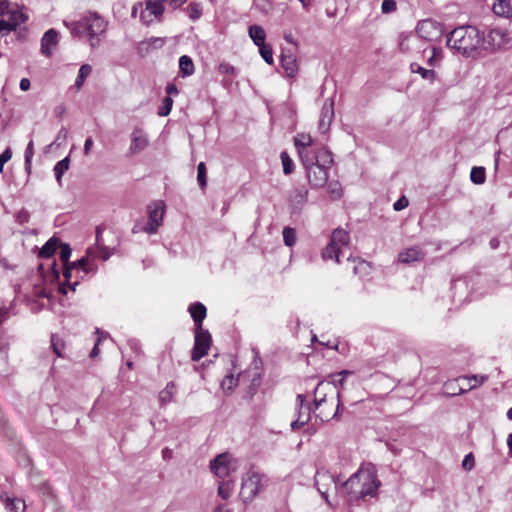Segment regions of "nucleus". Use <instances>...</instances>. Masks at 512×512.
<instances>
[{
	"mask_svg": "<svg viewBox=\"0 0 512 512\" xmlns=\"http://www.w3.org/2000/svg\"><path fill=\"white\" fill-rule=\"evenodd\" d=\"M230 459L228 453H221L210 461V469L218 478H225L230 474Z\"/></svg>",
	"mask_w": 512,
	"mask_h": 512,
	"instance_id": "10",
	"label": "nucleus"
},
{
	"mask_svg": "<svg viewBox=\"0 0 512 512\" xmlns=\"http://www.w3.org/2000/svg\"><path fill=\"white\" fill-rule=\"evenodd\" d=\"M30 80L28 78H22L19 83V87L22 91H28L30 89Z\"/></svg>",
	"mask_w": 512,
	"mask_h": 512,
	"instance_id": "63",
	"label": "nucleus"
},
{
	"mask_svg": "<svg viewBox=\"0 0 512 512\" xmlns=\"http://www.w3.org/2000/svg\"><path fill=\"white\" fill-rule=\"evenodd\" d=\"M444 393L448 396H456L465 393V389L458 387L455 381H449L444 384Z\"/></svg>",
	"mask_w": 512,
	"mask_h": 512,
	"instance_id": "40",
	"label": "nucleus"
},
{
	"mask_svg": "<svg viewBox=\"0 0 512 512\" xmlns=\"http://www.w3.org/2000/svg\"><path fill=\"white\" fill-rule=\"evenodd\" d=\"M207 170L204 162H200L197 166V181L201 189L207 186Z\"/></svg>",
	"mask_w": 512,
	"mask_h": 512,
	"instance_id": "41",
	"label": "nucleus"
},
{
	"mask_svg": "<svg viewBox=\"0 0 512 512\" xmlns=\"http://www.w3.org/2000/svg\"><path fill=\"white\" fill-rule=\"evenodd\" d=\"M1 498L5 502V506L10 512H25L26 505L23 500L18 498L11 499L9 497H4L3 495Z\"/></svg>",
	"mask_w": 512,
	"mask_h": 512,
	"instance_id": "27",
	"label": "nucleus"
},
{
	"mask_svg": "<svg viewBox=\"0 0 512 512\" xmlns=\"http://www.w3.org/2000/svg\"><path fill=\"white\" fill-rule=\"evenodd\" d=\"M362 486L358 492V498L365 501L367 497H375L381 485L377 476L370 470H363Z\"/></svg>",
	"mask_w": 512,
	"mask_h": 512,
	"instance_id": "8",
	"label": "nucleus"
},
{
	"mask_svg": "<svg viewBox=\"0 0 512 512\" xmlns=\"http://www.w3.org/2000/svg\"><path fill=\"white\" fill-rule=\"evenodd\" d=\"M92 146H93V139H92V137H88L84 143L83 152L85 155H88L90 153Z\"/></svg>",
	"mask_w": 512,
	"mask_h": 512,
	"instance_id": "62",
	"label": "nucleus"
},
{
	"mask_svg": "<svg viewBox=\"0 0 512 512\" xmlns=\"http://www.w3.org/2000/svg\"><path fill=\"white\" fill-rule=\"evenodd\" d=\"M259 47V52H260V55L261 57L263 58V60L267 63V64H272L273 63V52H272V48L267 45V44H262Z\"/></svg>",
	"mask_w": 512,
	"mask_h": 512,
	"instance_id": "45",
	"label": "nucleus"
},
{
	"mask_svg": "<svg viewBox=\"0 0 512 512\" xmlns=\"http://www.w3.org/2000/svg\"><path fill=\"white\" fill-rule=\"evenodd\" d=\"M493 12L502 17L512 16V0H495L493 4Z\"/></svg>",
	"mask_w": 512,
	"mask_h": 512,
	"instance_id": "20",
	"label": "nucleus"
},
{
	"mask_svg": "<svg viewBox=\"0 0 512 512\" xmlns=\"http://www.w3.org/2000/svg\"><path fill=\"white\" fill-rule=\"evenodd\" d=\"M397 9V3L395 0H383L381 4V12L383 14H390L395 12Z\"/></svg>",
	"mask_w": 512,
	"mask_h": 512,
	"instance_id": "48",
	"label": "nucleus"
},
{
	"mask_svg": "<svg viewBox=\"0 0 512 512\" xmlns=\"http://www.w3.org/2000/svg\"><path fill=\"white\" fill-rule=\"evenodd\" d=\"M91 71H92V68L88 64H83L80 67L79 72H78V76H77V78L75 80V83H74V87L77 90L81 89V87L84 84L85 79L90 75Z\"/></svg>",
	"mask_w": 512,
	"mask_h": 512,
	"instance_id": "32",
	"label": "nucleus"
},
{
	"mask_svg": "<svg viewBox=\"0 0 512 512\" xmlns=\"http://www.w3.org/2000/svg\"><path fill=\"white\" fill-rule=\"evenodd\" d=\"M332 163H321L305 169L312 188H322L328 182V169Z\"/></svg>",
	"mask_w": 512,
	"mask_h": 512,
	"instance_id": "7",
	"label": "nucleus"
},
{
	"mask_svg": "<svg viewBox=\"0 0 512 512\" xmlns=\"http://www.w3.org/2000/svg\"><path fill=\"white\" fill-rule=\"evenodd\" d=\"M280 62H281L282 68L284 69V71L288 77L292 78L297 74L298 67H297L296 58L294 57L293 54H291V53L287 54L283 51L280 55Z\"/></svg>",
	"mask_w": 512,
	"mask_h": 512,
	"instance_id": "19",
	"label": "nucleus"
},
{
	"mask_svg": "<svg viewBox=\"0 0 512 512\" xmlns=\"http://www.w3.org/2000/svg\"><path fill=\"white\" fill-rule=\"evenodd\" d=\"M298 154L305 169L321 163H333L332 154L326 147L300 148Z\"/></svg>",
	"mask_w": 512,
	"mask_h": 512,
	"instance_id": "4",
	"label": "nucleus"
},
{
	"mask_svg": "<svg viewBox=\"0 0 512 512\" xmlns=\"http://www.w3.org/2000/svg\"><path fill=\"white\" fill-rule=\"evenodd\" d=\"M310 416H311V407L310 406H306L304 408V410H300V408H298L297 419H300V420L302 419V421L307 424L310 420Z\"/></svg>",
	"mask_w": 512,
	"mask_h": 512,
	"instance_id": "54",
	"label": "nucleus"
},
{
	"mask_svg": "<svg viewBox=\"0 0 512 512\" xmlns=\"http://www.w3.org/2000/svg\"><path fill=\"white\" fill-rule=\"evenodd\" d=\"M12 157V151L10 148H6L1 154H0V165H5Z\"/></svg>",
	"mask_w": 512,
	"mask_h": 512,
	"instance_id": "58",
	"label": "nucleus"
},
{
	"mask_svg": "<svg viewBox=\"0 0 512 512\" xmlns=\"http://www.w3.org/2000/svg\"><path fill=\"white\" fill-rule=\"evenodd\" d=\"M425 257V252L419 246H412L404 249L398 255V260L401 263L410 264L413 262L421 261Z\"/></svg>",
	"mask_w": 512,
	"mask_h": 512,
	"instance_id": "14",
	"label": "nucleus"
},
{
	"mask_svg": "<svg viewBox=\"0 0 512 512\" xmlns=\"http://www.w3.org/2000/svg\"><path fill=\"white\" fill-rule=\"evenodd\" d=\"M188 311L194 321L195 328L202 326L203 320L206 318L207 309L201 302H194L189 305Z\"/></svg>",
	"mask_w": 512,
	"mask_h": 512,
	"instance_id": "18",
	"label": "nucleus"
},
{
	"mask_svg": "<svg viewBox=\"0 0 512 512\" xmlns=\"http://www.w3.org/2000/svg\"><path fill=\"white\" fill-rule=\"evenodd\" d=\"M64 24L70 29L72 36H87L91 40L106 30V22L97 13H89L78 21L71 23L65 21Z\"/></svg>",
	"mask_w": 512,
	"mask_h": 512,
	"instance_id": "2",
	"label": "nucleus"
},
{
	"mask_svg": "<svg viewBox=\"0 0 512 512\" xmlns=\"http://www.w3.org/2000/svg\"><path fill=\"white\" fill-rule=\"evenodd\" d=\"M484 33L472 25H462L447 34L446 44L466 58H477L481 53Z\"/></svg>",
	"mask_w": 512,
	"mask_h": 512,
	"instance_id": "1",
	"label": "nucleus"
},
{
	"mask_svg": "<svg viewBox=\"0 0 512 512\" xmlns=\"http://www.w3.org/2000/svg\"><path fill=\"white\" fill-rule=\"evenodd\" d=\"M294 144L297 151H300V148L313 147V139L309 134H298L294 138Z\"/></svg>",
	"mask_w": 512,
	"mask_h": 512,
	"instance_id": "34",
	"label": "nucleus"
},
{
	"mask_svg": "<svg viewBox=\"0 0 512 512\" xmlns=\"http://www.w3.org/2000/svg\"><path fill=\"white\" fill-rule=\"evenodd\" d=\"M148 145V139L145 133L139 129L135 128L131 134V144L129 147L130 154H136L144 150Z\"/></svg>",
	"mask_w": 512,
	"mask_h": 512,
	"instance_id": "15",
	"label": "nucleus"
},
{
	"mask_svg": "<svg viewBox=\"0 0 512 512\" xmlns=\"http://www.w3.org/2000/svg\"><path fill=\"white\" fill-rule=\"evenodd\" d=\"M60 245V240L56 237L50 238L40 249L39 257L41 258H50L56 252L58 246Z\"/></svg>",
	"mask_w": 512,
	"mask_h": 512,
	"instance_id": "23",
	"label": "nucleus"
},
{
	"mask_svg": "<svg viewBox=\"0 0 512 512\" xmlns=\"http://www.w3.org/2000/svg\"><path fill=\"white\" fill-rule=\"evenodd\" d=\"M441 58H442L441 48L433 47L432 55L428 58L427 63L430 66H435Z\"/></svg>",
	"mask_w": 512,
	"mask_h": 512,
	"instance_id": "50",
	"label": "nucleus"
},
{
	"mask_svg": "<svg viewBox=\"0 0 512 512\" xmlns=\"http://www.w3.org/2000/svg\"><path fill=\"white\" fill-rule=\"evenodd\" d=\"M88 263V259L86 257H82L80 258L79 260L75 261V262H72L70 263V266L74 269V268H81V269H84L85 266L87 265Z\"/></svg>",
	"mask_w": 512,
	"mask_h": 512,
	"instance_id": "60",
	"label": "nucleus"
},
{
	"mask_svg": "<svg viewBox=\"0 0 512 512\" xmlns=\"http://www.w3.org/2000/svg\"><path fill=\"white\" fill-rule=\"evenodd\" d=\"M248 34L256 46L265 44L266 33H265V30L261 26L256 25V24L251 25L248 29Z\"/></svg>",
	"mask_w": 512,
	"mask_h": 512,
	"instance_id": "22",
	"label": "nucleus"
},
{
	"mask_svg": "<svg viewBox=\"0 0 512 512\" xmlns=\"http://www.w3.org/2000/svg\"><path fill=\"white\" fill-rule=\"evenodd\" d=\"M333 100L329 99L324 102V105L321 110V116L319 120V129L322 132H325L329 129L330 124L334 117V109H333Z\"/></svg>",
	"mask_w": 512,
	"mask_h": 512,
	"instance_id": "17",
	"label": "nucleus"
},
{
	"mask_svg": "<svg viewBox=\"0 0 512 512\" xmlns=\"http://www.w3.org/2000/svg\"><path fill=\"white\" fill-rule=\"evenodd\" d=\"M64 266V270H63V276L65 278V284L64 285H60L59 287V293L63 294V295H66L67 294V289H66V286L72 290V291H75L76 289V286L78 285V282H74V283H71L70 282V279H71V276H72V267L70 266V264H67V265H63Z\"/></svg>",
	"mask_w": 512,
	"mask_h": 512,
	"instance_id": "26",
	"label": "nucleus"
},
{
	"mask_svg": "<svg viewBox=\"0 0 512 512\" xmlns=\"http://www.w3.org/2000/svg\"><path fill=\"white\" fill-rule=\"evenodd\" d=\"M10 2L8 0L0 1V16L7 15L11 10L9 9Z\"/></svg>",
	"mask_w": 512,
	"mask_h": 512,
	"instance_id": "59",
	"label": "nucleus"
},
{
	"mask_svg": "<svg viewBox=\"0 0 512 512\" xmlns=\"http://www.w3.org/2000/svg\"><path fill=\"white\" fill-rule=\"evenodd\" d=\"M176 392V386L174 382H168L166 387L159 393V401L161 405H167L173 400V396Z\"/></svg>",
	"mask_w": 512,
	"mask_h": 512,
	"instance_id": "28",
	"label": "nucleus"
},
{
	"mask_svg": "<svg viewBox=\"0 0 512 512\" xmlns=\"http://www.w3.org/2000/svg\"><path fill=\"white\" fill-rule=\"evenodd\" d=\"M410 71L412 73H418L420 74V76L425 79V80H428L430 81L431 83L434 82L435 80H437V73L435 70L433 69H426L424 67H422L421 65H419L418 63H411L410 64Z\"/></svg>",
	"mask_w": 512,
	"mask_h": 512,
	"instance_id": "21",
	"label": "nucleus"
},
{
	"mask_svg": "<svg viewBox=\"0 0 512 512\" xmlns=\"http://www.w3.org/2000/svg\"><path fill=\"white\" fill-rule=\"evenodd\" d=\"M11 31H15V26L9 24L7 20L0 19V34L6 35Z\"/></svg>",
	"mask_w": 512,
	"mask_h": 512,
	"instance_id": "56",
	"label": "nucleus"
},
{
	"mask_svg": "<svg viewBox=\"0 0 512 512\" xmlns=\"http://www.w3.org/2000/svg\"><path fill=\"white\" fill-rule=\"evenodd\" d=\"M432 26H433V22L430 20H425V21L419 22L418 26H417V33L420 34L421 37L427 38V36L424 33L426 32L427 28L432 27Z\"/></svg>",
	"mask_w": 512,
	"mask_h": 512,
	"instance_id": "52",
	"label": "nucleus"
},
{
	"mask_svg": "<svg viewBox=\"0 0 512 512\" xmlns=\"http://www.w3.org/2000/svg\"><path fill=\"white\" fill-rule=\"evenodd\" d=\"M283 242L286 246L292 247L296 242V231L289 226L284 227L282 231Z\"/></svg>",
	"mask_w": 512,
	"mask_h": 512,
	"instance_id": "38",
	"label": "nucleus"
},
{
	"mask_svg": "<svg viewBox=\"0 0 512 512\" xmlns=\"http://www.w3.org/2000/svg\"><path fill=\"white\" fill-rule=\"evenodd\" d=\"M315 486L322 497L328 502V491L330 487L336 489L334 476L328 471H317L315 475Z\"/></svg>",
	"mask_w": 512,
	"mask_h": 512,
	"instance_id": "11",
	"label": "nucleus"
},
{
	"mask_svg": "<svg viewBox=\"0 0 512 512\" xmlns=\"http://www.w3.org/2000/svg\"><path fill=\"white\" fill-rule=\"evenodd\" d=\"M146 10L153 14L155 17H159L164 12V6L160 0H147Z\"/></svg>",
	"mask_w": 512,
	"mask_h": 512,
	"instance_id": "35",
	"label": "nucleus"
},
{
	"mask_svg": "<svg viewBox=\"0 0 512 512\" xmlns=\"http://www.w3.org/2000/svg\"><path fill=\"white\" fill-rule=\"evenodd\" d=\"M59 34L55 29L47 30L41 39V52L46 57H51V48L58 44Z\"/></svg>",
	"mask_w": 512,
	"mask_h": 512,
	"instance_id": "16",
	"label": "nucleus"
},
{
	"mask_svg": "<svg viewBox=\"0 0 512 512\" xmlns=\"http://www.w3.org/2000/svg\"><path fill=\"white\" fill-rule=\"evenodd\" d=\"M195 71L194 63L191 57L182 55L179 58V72L182 77L191 76Z\"/></svg>",
	"mask_w": 512,
	"mask_h": 512,
	"instance_id": "24",
	"label": "nucleus"
},
{
	"mask_svg": "<svg viewBox=\"0 0 512 512\" xmlns=\"http://www.w3.org/2000/svg\"><path fill=\"white\" fill-rule=\"evenodd\" d=\"M165 206L162 201L153 202L147 207L148 221L143 226V231L148 234L157 232L158 227L162 224Z\"/></svg>",
	"mask_w": 512,
	"mask_h": 512,
	"instance_id": "6",
	"label": "nucleus"
},
{
	"mask_svg": "<svg viewBox=\"0 0 512 512\" xmlns=\"http://www.w3.org/2000/svg\"><path fill=\"white\" fill-rule=\"evenodd\" d=\"M470 180L476 184L481 185L486 180L485 168L481 166H475L471 169Z\"/></svg>",
	"mask_w": 512,
	"mask_h": 512,
	"instance_id": "31",
	"label": "nucleus"
},
{
	"mask_svg": "<svg viewBox=\"0 0 512 512\" xmlns=\"http://www.w3.org/2000/svg\"><path fill=\"white\" fill-rule=\"evenodd\" d=\"M329 193L333 199H339L342 195V189L338 182L329 184Z\"/></svg>",
	"mask_w": 512,
	"mask_h": 512,
	"instance_id": "51",
	"label": "nucleus"
},
{
	"mask_svg": "<svg viewBox=\"0 0 512 512\" xmlns=\"http://www.w3.org/2000/svg\"><path fill=\"white\" fill-rule=\"evenodd\" d=\"M33 156H34V143H33V140H30V142L28 143L26 150H25V161H24L25 171L27 172L28 175L31 173Z\"/></svg>",
	"mask_w": 512,
	"mask_h": 512,
	"instance_id": "37",
	"label": "nucleus"
},
{
	"mask_svg": "<svg viewBox=\"0 0 512 512\" xmlns=\"http://www.w3.org/2000/svg\"><path fill=\"white\" fill-rule=\"evenodd\" d=\"M339 254L340 248L330 241L322 251V258L324 260L335 259L339 263Z\"/></svg>",
	"mask_w": 512,
	"mask_h": 512,
	"instance_id": "29",
	"label": "nucleus"
},
{
	"mask_svg": "<svg viewBox=\"0 0 512 512\" xmlns=\"http://www.w3.org/2000/svg\"><path fill=\"white\" fill-rule=\"evenodd\" d=\"M475 465V459L472 453H468L463 461H462V467L466 470H471Z\"/></svg>",
	"mask_w": 512,
	"mask_h": 512,
	"instance_id": "55",
	"label": "nucleus"
},
{
	"mask_svg": "<svg viewBox=\"0 0 512 512\" xmlns=\"http://www.w3.org/2000/svg\"><path fill=\"white\" fill-rule=\"evenodd\" d=\"M165 90H166L167 96H170V97H171V95H177L178 94V88H177V86L174 83H168L166 85Z\"/></svg>",
	"mask_w": 512,
	"mask_h": 512,
	"instance_id": "61",
	"label": "nucleus"
},
{
	"mask_svg": "<svg viewBox=\"0 0 512 512\" xmlns=\"http://www.w3.org/2000/svg\"><path fill=\"white\" fill-rule=\"evenodd\" d=\"M408 204V199L405 196H402L393 204V208L395 211H401L406 208Z\"/></svg>",
	"mask_w": 512,
	"mask_h": 512,
	"instance_id": "57",
	"label": "nucleus"
},
{
	"mask_svg": "<svg viewBox=\"0 0 512 512\" xmlns=\"http://www.w3.org/2000/svg\"><path fill=\"white\" fill-rule=\"evenodd\" d=\"M7 15H8L7 22L9 24L14 25L15 30L17 29L18 26H20L21 24H23L27 21V16L20 11L11 10Z\"/></svg>",
	"mask_w": 512,
	"mask_h": 512,
	"instance_id": "33",
	"label": "nucleus"
},
{
	"mask_svg": "<svg viewBox=\"0 0 512 512\" xmlns=\"http://www.w3.org/2000/svg\"><path fill=\"white\" fill-rule=\"evenodd\" d=\"M308 200V189L305 186L295 187L289 197L291 214H299Z\"/></svg>",
	"mask_w": 512,
	"mask_h": 512,
	"instance_id": "9",
	"label": "nucleus"
},
{
	"mask_svg": "<svg viewBox=\"0 0 512 512\" xmlns=\"http://www.w3.org/2000/svg\"><path fill=\"white\" fill-rule=\"evenodd\" d=\"M268 485V478L258 472L248 473L242 479L241 495L245 502L252 501Z\"/></svg>",
	"mask_w": 512,
	"mask_h": 512,
	"instance_id": "3",
	"label": "nucleus"
},
{
	"mask_svg": "<svg viewBox=\"0 0 512 512\" xmlns=\"http://www.w3.org/2000/svg\"><path fill=\"white\" fill-rule=\"evenodd\" d=\"M186 11L188 13L189 18L193 21L198 20L203 13L202 5L196 2H191L187 6Z\"/></svg>",
	"mask_w": 512,
	"mask_h": 512,
	"instance_id": "36",
	"label": "nucleus"
},
{
	"mask_svg": "<svg viewBox=\"0 0 512 512\" xmlns=\"http://www.w3.org/2000/svg\"><path fill=\"white\" fill-rule=\"evenodd\" d=\"M218 70L221 74H230V75H234L235 72H236V69L234 66H232L231 64L229 63H226V62H222L219 64V67H218Z\"/></svg>",
	"mask_w": 512,
	"mask_h": 512,
	"instance_id": "53",
	"label": "nucleus"
},
{
	"mask_svg": "<svg viewBox=\"0 0 512 512\" xmlns=\"http://www.w3.org/2000/svg\"><path fill=\"white\" fill-rule=\"evenodd\" d=\"M212 338L208 330L204 329L203 326L195 328L194 346L192 349L191 359L193 361H199L204 357L211 345Z\"/></svg>",
	"mask_w": 512,
	"mask_h": 512,
	"instance_id": "5",
	"label": "nucleus"
},
{
	"mask_svg": "<svg viewBox=\"0 0 512 512\" xmlns=\"http://www.w3.org/2000/svg\"><path fill=\"white\" fill-rule=\"evenodd\" d=\"M349 234L347 231L337 228L332 232L330 241L338 246L339 248L341 246H347L349 244Z\"/></svg>",
	"mask_w": 512,
	"mask_h": 512,
	"instance_id": "25",
	"label": "nucleus"
},
{
	"mask_svg": "<svg viewBox=\"0 0 512 512\" xmlns=\"http://www.w3.org/2000/svg\"><path fill=\"white\" fill-rule=\"evenodd\" d=\"M165 44L164 38L150 37L142 40L137 45V52L141 57H145L154 50H158Z\"/></svg>",
	"mask_w": 512,
	"mask_h": 512,
	"instance_id": "12",
	"label": "nucleus"
},
{
	"mask_svg": "<svg viewBox=\"0 0 512 512\" xmlns=\"http://www.w3.org/2000/svg\"><path fill=\"white\" fill-rule=\"evenodd\" d=\"M232 492V484L230 482H221L218 486V495L226 500L230 497Z\"/></svg>",
	"mask_w": 512,
	"mask_h": 512,
	"instance_id": "46",
	"label": "nucleus"
},
{
	"mask_svg": "<svg viewBox=\"0 0 512 512\" xmlns=\"http://www.w3.org/2000/svg\"><path fill=\"white\" fill-rule=\"evenodd\" d=\"M363 477V470H359L350 476V478L343 484V487L349 494L350 500L360 499L358 498V492L361 490Z\"/></svg>",
	"mask_w": 512,
	"mask_h": 512,
	"instance_id": "13",
	"label": "nucleus"
},
{
	"mask_svg": "<svg viewBox=\"0 0 512 512\" xmlns=\"http://www.w3.org/2000/svg\"><path fill=\"white\" fill-rule=\"evenodd\" d=\"M173 106V99L170 96H166L163 101L162 105L158 108L157 114L161 117H165L170 114L171 109Z\"/></svg>",
	"mask_w": 512,
	"mask_h": 512,
	"instance_id": "44",
	"label": "nucleus"
},
{
	"mask_svg": "<svg viewBox=\"0 0 512 512\" xmlns=\"http://www.w3.org/2000/svg\"><path fill=\"white\" fill-rule=\"evenodd\" d=\"M111 251L109 250L108 247H102L101 248V251H100V255L99 257L103 260V261H106L110 256H111Z\"/></svg>",
	"mask_w": 512,
	"mask_h": 512,
	"instance_id": "64",
	"label": "nucleus"
},
{
	"mask_svg": "<svg viewBox=\"0 0 512 512\" xmlns=\"http://www.w3.org/2000/svg\"><path fill=\"white\" fill-rule=\"evenodd\" d=\"M58 248H60L59 258H60L61 262L63 263V265L70 264L69 258L71 256L72 249L69 246V244L62 243L60 241V245L58 246Z\"/></svg>",
	"mask_w": 512,
	"mask_h": 512,
	"instance_id": "43",
	"label": "nucleus"
},
{
	"mask_svg": "<svg viewBox=\"0 0 512 512\" xmlns=\"http://www.w3.org/2000/svg\"><path fill=\"white\" fill-rule=\"evenodd\" d=\"M324 386V382L318 383L316 389H315V399H314V409H317L323 402H325L326 395L323 394V396H320L321 387Z\"/></svg>",
	"mask_w": 512,
	"mask_h": 512,
	"instance_id": "49",
	"label": "nucleus"
},
{
	"mask_svg": "<svg viewBox=\"0 0 512 512\" xmlns=\"http://www.w3.org/2000/svg\"><path fill=\"white\" fill-rule=\"evenodd\" d=\"M280 159L283 166V173L285 175L291 174L294 170V163L290 158L289 154L286 151H282L280 153Z\"/></svg>",
	"mask_w": 512,
	"mask_h": 512,
	"instance_id": "39",
	"label": "nucleus"
},
{
	"mask_svg": "<svg viewBox=\"0 0 512 512\" xmlns=\"http://www.w3.org/2000/svg\"><path fill=\"white\" fill-rule=\"evenodd\" d=\"M70 158L67 156L62 160L58 161L54 166V174L57 182L60 184L63 174L69 169Z\"/></svg>",
	"mask_w": 512,
	"mask_h": 512,
	"instance_id": "30",
	"label": "nucleus"
},
{
	"mask_svg": "<svg viewBox=\"0 0 512 512\" xmlns=\"http://www.w3.org/2000/svg\"><path fill=\"white\" fill-rule=\"evenodd\" d=\"M64 346H65V344H64L63 340L60 337H58L55 334L51 335V347L53 349V352L58 357H63L62 351L64 349Z\"/></svg>",
	"mask_w": 512,
	"mask_h": 512,
	"instance_id": "42",
	"label": "nucleus"
},
{
	"mask_svg": "<svg viewBox=\"0 0 512 512\" xmlns=\"http://www.w3.org/2000/svg\"><path fill=\"white\" fill-rule=\"evenodd\" d=\"M238 384V379L233 376V374L226 375L225 378L221 382V388L223 390H232Z\"/></svg>",
	"mask_w": 512,
	"mask_h": 512,
	"instance_id": "47",
	"label": "nucleus"
}]
</instances>
